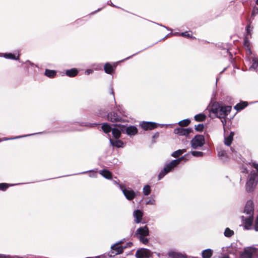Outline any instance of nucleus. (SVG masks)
Here are the masks:
<instances>
[{"mask_svg":"<svg viewBox=\"0 0 258 258\" xmlns=\"http://www.w3.org/2000/svg\"><path fill=\"white\" fill-rule=\"evenodd\" d=\"M253 204L252 201H248L245 205L244 213L247 215V216H241V220L243 221L244 227L246 229H251L253 221Z\"/></svg>","mask_w":258,"mask_h":258,"instance_id":"obj_1","label":"nucleus"},{"mask_svg":"<svg viewBox=\"0 0 258 258\" xmlns=\"http://www.w3.org/2000/svg\"><path fill=\"white\" fill-rule=\"evenodd\" d=\"M231 110L230 106H224L219 103L214 104L210 110V113H214L219 118H224L228 115Z\"/></svg>","mask_w":258,"mask_h":258,"instance_id":"obj_2","label":"nucleus"},{"mask_svg":"<svg viewBox=\"0 0 258 258\" xmlns=\"http://www.w3.org/2000/svg\"><path fill=\"white\" fill-rule=\"evenodd\" d=\"M182 158H183V157L178 159L173 160L169 163L166 164L164 169L159 174V180L162 178L166 174L171 171L174 167L178 165Z\"/></svg>","mask_w":258,"mask_h":258,"instance_id":"obj_3","label":"nucleus"},{"mask_svg":"<svg viewBox=\"0 0 258 258\" xmlns=\"http://www.w3.org/2000/svg\"><path fill=\"white\" fill-rule=\"evenodd\" d=\"M132 243H128L124 246L121 245L119 243H116L111 246V250L108 253L110 257L114 256L115 255L121 253L123 250L128 246H131Z\"/></svg>","mask_w":258,"mask_h":258,"instance_id":"obj_4","label":"nucleus"},{"mask_svg":"<svg viewBox=\"0 0 258 258\" xmlns=\"http://www.w3.org/2000/svg\"><path fill=\"white\" fill-rule=\"evenodd\" d=\"M204 143V137L202 135H197L191 141V145L193 149L201 147Z\"/></svg>","mask_w":258,"mask_h":258,"instance_id":"obj_5","label":"nucleus"},{"mask_svg":"<svg viewBox=\"0 0 258 258\" xmlns=\"http://www.w3.org/2000/svg\"><path fill=\"white\" fill-rule=\"evenodd\" d=\"M153 253L146 248H141L137 250L135 256L137 258H150L153 256Z\"/></svg>","mask_w":258,"mask_h":258,"instance_id":"obj_6","label":"nucleus"},{"mask_svg":"<svg viewBox=\"0 0 258 258\" xmlns=\"http://www.w3.org/2000/svg\"><path fill=\"white\" fill-rule=\"evenodd\" d=\"M119 186L123 195L128 200H132L135 198V193L133 190L127 189L125 186L121 185Z\"/></svg>","mask_w":258,"mask_h":258,"instance_id":"obj_7","label":"nucleus"},{"mask_svg":"<svg viewBox=\"0 0 258 258\" xmlns=\"http://www.w3.org/2000/svg\"><path fill=\"white\" fill-rule=\"evenodd\" d=\"M140 125L145 131L152 130L157 127V124L153 122L143 121Z\"/></svg>","mask_w":258,"mask_h":258,"instance_id":"obj_8","label":"nucleus"},{"mask_svg":"<svg viewBox=\"0 0 258 258\" xmlns=\"http://www.w3.org/2000/svg\"><path fill=\"white\" fill-rule=\"evenodd\" d=\"M192 131V130L191 128H183L181 127H178L175 128L174 130V133L175 134L178 135L179 136H187Z\"/></svg>","mask_w":258,"mask_h":258,"instance_id":"obj_9","label":"nucleus"},{"mask_svg":"<svg viewBox=\"0 0 258 258\" xmlns=\"http://www.w3.org/2000/svg\"><path fill=\"white\" fill-rule=\"evenodd\" d=\"M256 252V248L253 247H248L244 248L243 256L246 258H251Z\"/></svg>","mask_w":258,"mask_h":258,"instance_id":"obj_10","label":"nucleus"},{"mask_svg":"<svg viewBox=\"0 0 258 258\" xmlns=\"http://www.w3.org/2000/svg\"><path fill=\"white\" fill-rule=\"evenodd\" d=\"M115 126H117L118 128H119V129L118 128H112V134L113 137H114L115 139H118L120 137L121 134L120 131H123V128H124L125 127L123 125H121L120 124H116Z\"/></svg>","mask_w":258,"mask_h":258,"instance_id":"obj_11","label":"nucleus"},{"mask_svg":"<svg viewBox=\"0 0 258 258\" xmlns=\"http://www.w3.org/2000/svg\"><path fill=\"white\" fill-rule=\"evenodd\" d=\"M136 235L139 236H146L149 235V229L147 226L138 228L136 232Z\"/></svg>","mask_w":258,"mask_h":258,"instance_id":"obj_12","label":"nucleus"},{"mask_svg":"<svg viewBox=\"0 0 258 258\" xmlns=\"http://www.w3.org/2000/svg\"><path fill=\"white\" fill-rule=\"evenodd\" d=\"M107 119L109 121L112 122L121 121V117L114 112L109 113L107 115Z\"/></svg>","mask_w":258,"mask_h":258,"instance_id":"obj_13","label":"nucleus"},{"mask_svg":"<svg viewBox=\"0 0 258 258\" xmlns=\"http://www.w3.org/2000/svg\"><path fill=\"white\" fill-rule=\"evenodd\" d=\"M143 216V212L140 210H136L133 213V216L136 223L141 222Z\"/></svg>","mask_w":258,"mask_h":258,"instance_id":"obj_14","label":"nucleus"},{"mask_svg":"<svg viewBox=\"0 0 258 258\" xmlns=\"http://www.w3.org/2000/svg\"><path fill=\"white\" fill-rule=\"evenodd\" d=\"M125 131L128 135L134 136L137 133L138 130L135 126H130L125 128Z\"/></svg>","mask_w":258,"mask_h":258,"instance_id":"obj_15","label":"nucleus"},{"mask_svg":"<svg viewBox=\"0 0 258 258\" xmlns=\"http://www.w3.org/2000/svg\"><path fill=\"white\" fill-rule=\"evenodd\" d=\"M234 133L232 132H231L230 134L227 137L225 138L224 139V144L226 146H230L233 141V136H234Z\"/></svg>","mask_w":258,"mask_h":258,"instance_id":"obj_16","label":"nucleus"},{"mask_svg":"<svg viewBox=\"0 0 258 258\" xmlns=\"http://www.w3.org/2000/svg\"><path fill=\"white\" fill-rule=\"evenodd\" d=\"M168 254L170 257L173 258H185L184 254L175 251H171Z\"/></svg>","mask_w":258,"mask_h":258,"instance_id":"obj_17","label":"nucleus"},{"mask_svg":"<svg viewBox=\"0 0 258 258\" xmlns=\"http://www.w3.org/2000/svg\"><path fill=\"white\" fill-rule=\"evenodd\" d=\"M100 174L103 176L104 178L110 179L112 178L111 173L107 170H100L99 172Z\"/></svg>","mask_w":258,"mask_h":258,"instance_id":"obj_18","label":"nucleus"},{"mask_svg":"<svg viewBox=\"0 0 258 258\" xmlns=\"http://www.w3.org/2000/svg\"><path fill=\"white\" fill-rule=\"evenodd\" d=\"M213 254V251L211 249H207L202 251L203 258H210Z\"/></svg>","mask_w":258,"mask_h":258,"instance_id":"obj_19","label":"nucleus"},{"mask_svg":"<svg viewBox=\"0 0 258 258\" xmlns=\"http://www.w3.org/2000/svg\"><path fill=\"white\" fill-rule=\"evenodd\" d=\"M110 143L112 146L116 147L117 148L122 147L123 143L120 140H112L111 139H110Z\"/></svg>","mask_w":258,"mask_h":258,"instance_id":"obj_20","label":"nucleus"},{"mask_svg":"<svg viewBox=\"0 0 258 258\" xmlns=\"http://www.w3.org/2000/svg\"><path fill=\"white\" fill-rule=\"evenodd\" d=\"M247 105V102L245 101L241 102L237 104L235 106L234 108L237 110H241L245 108Z\"/></svg>","mask_w":258,"mask_h":258,"instance_id":"obj_21","label":"nucleus"},{"mask_svg":"<svg viewBox=\"0 0 258 258\" xmlns=\"http://www.w3.org/2000/svg\"><path fill=\"white\" fill-rule=\"evenodd\" d=\"M78 73V72L76 69H72L66 71V75L70 77L76 76Z\"/></svg>","mask_w":258,"mask_h":258,"instance_id":"obj_22","label":"nucleus"},{"mask_svg":"<svg viewBox=\"0 0 258 258\" xmlns=\"http://www.w3.org/2000/svg\"><path fill=\"white\" fill-rule=\"evenodd\" d=\"M101 128L103 131L106 134L110 133L112 130L111 126L107 123H102Z\"/></svg>","mask_w":258,"mask_h":258,"instance_id":"obj_23","label":"nucleus"},{"mask_svg":"<svg viewBox=\"0 0 258 258\" xmlns=\"http://www.w3.org/2000/svg\"><path fill=\"white\" fill-rule=\"evenodd\" d=\"M104 71L107 74H111L113 71V68L110 64L106 63L104 65Z\"/></svg>","mask_w":258,"mask_h":258,"instance_id":"obj_24","label":"nucleus"},{"mask_svg":"<svg viewBox=\"0 0 258 258\" xmlns=\"http://www.w3.org/2000/svg\"><path fill=\"white\" fill-rule=\"evenodd\" d=\"M194 118L197 121H203L206 119V116L204 113H200L196 115Z\"/></svg>","mask_w":258,"mask_h":258,"instance_id":"obj_25","label":"nucleus"},{"mask_svg":"<svg viewBox=\"0 0 258 258\" xmlns=\"http://www.w3.org/2000/svg\"><path fill=\"white\" fill-rule=\"evenodd\" d=\"M4 56L6 58L18 60L19 57V55L18 54L17 56H16L14 54L9 53H5Z\"/></svg>","mask_w":258,"mask_h":258,"instance_id":"obj_26","label":"nucleus"},{"mask_svg":"<svg viewBox=\"0 0 258 258\" xmlns=\"http://www.w3.org/2000/svg\"><path fill=\"white\" fill-rule=\"evenodd\" d=\"M186 152L185 149H182V150H178L175 152H174L172 154V156L174 158H177L178 156L181 155L183 153Z\"/></svg>","mask_w":258,"mask_h":258,"instance_id":"obj_27","label":"nucleus"},{"mask_svg":"<svg viewBox=\"0 0 258 258\" xmlns=\"http://www.w3.org/2000/svg\"><path fill=\"white\" fill-rule=\"evenodd\" d=\"M56 72L54 71L53 70H49L46 69L45 70V75L49 77V78H53L55 76Z\"/></svg>","mask_w":258,"mask_h":258,"instance_id":"obj_28","label":"nucleus"},{"mask_svg":"<svg viewBox=\"0 0 258 258\" xmlns=\"http://www.w3.org/2000/svg\"><path fill=\"white\" fill-rule=\"evenodd\" d=\"M234 234L233 230L230 229L229 228H226L224 231V235L226 237H230Z\"/></svg>","mask_w":258,"mask_h":258,"instance_id":"obj_29","label":"nucleus"},{"mask_svg":"<svg viewBox=\"0 0 258 258\" xmlns=\"http://www.w3.org/2000/svg\"><path fill=\"white\" fill-rule=\"evenodd\" d=\"M190 123V120L189 119H184L178 122L179 125L181 126H187Z\"/></svg>","mask_w":258,"mask_h":258,"instance_id":"obj_30","label":"nucleus"},{"mask_svg":"<svg viewBox=\"0 0 258 258\" xmlns=\"http://www.w3.org/2000/svg\"><path fill=\"white\" fill-rule=\"evenodd\" d=\"M151 192L150 187L149 185H147L143 188L144 194L146 196H148Z\"/></svg>","mask_w":258,"mask_h":258,"instance_id":"obj_31","label":"nucleus"},{"mask_svg":"<svg viewBox=\"0 0 258 258\" xmlns=\"http://www.w3.org/2000/svg\"><path fill=\"white\" fill-rule=\"evenodd\" d=\"M246 33H247L246 36L251 37V32L252 30V27H251L250 24H249L246 26Z\"/></svg>","mask_w":258,"mask_h":258,"instance_id":"obj_32","label":"nucleus"},{"mask_svg":"<svg viewBox=\"0 0 258 258\" xmlns=\"http://www.w3.org/2000/svg\"><path fill=\"white\" fill-rule=\"evenodd\" d=\"M191 154L192 156L195 157H202L204 155V153L200 151H191Z\"/></svg>","mask_w":258,"mask_h":258,"instance_id":"obj_33","label":"nucleus"},{"mask_svg":"<svg viewBox=\"0 0 258 258\" xmlns=\"http://www.w3.org/2000/svg\"><path fill=\"white\" fill-rule=\"evenodd\" d=\"M204 128V125L203 124H199L198 125H195V130L198 132L203 131Z\"/></svg>","mask_w":258,"mask_h":258,"instance_id":"obj_34","label":"nucleus"},{"mask_svg":"<svg viewBox=\"0 0 258 258\" xmlns=\"http://www.w3.org/2000/svg\"><path fill=\"white\" fill-rule=\"evenodd\" d=\"M145 236H139L140 240L144 244H147L148 242V239L145 237Z\"/></svg>","mask_w":258,"mask_h":258,"instance_id":"obj_35","label":"nucleus"},{"mask_svg":"<svg viewBox=\"0 0 258 258\" xmlns=\"http://www.w3.org/2000/svg\"><path fill=\"white\" fill-rule=\"evenodd\" d=\"M9 186L7 183H3L0 184V189L5 190Z\"/></svg>","mask_w":258,"mask_h":258,"instance_id":"obj_36","label":"nucleus"},{"mask_svg":"<svg viewBox=\"0 0 258 258\" xmlns=\"http://www.w3.org/2000/svg\"><path fill=\"white\" fill-rule=\"evenodd\" d=\"M248 36H245V38H244V44L245 46H247V47H248L249 45V42L248 40Z\"/></svg>","mask_w":258,"mask_h":258,"instance_id":"obj_37","label":"nucleus"},{"mask_svg":"<svg viewBox=\"0 0 258 258\" xmlns=\"http://www.w3.org/2000/svg\"><path fill=\"white\" fill-rule=\"evenodd\" d=\"M180 35L182 36H183V37H188V38L191 37L190 36V34L188 32H187V31L184 32H182Z\"/></svg>","mask_w":258,"mask_h":258,"instance_id":"obj_38","label":"nucleus"},{"mask_svg":"<svg viewBox=\"0 0 258 258\" xmlns=\"http://www.w3.org/2000/svg\"><path fill=\"white\" fill-rule=\"evenodd\" d=\"M254 229L255 231H258V214L255 221Z\"/></svg>","mask_w":258,"mask_h":258,"instance_id":"obj_39","label":"nucleus"},{"mask_svg":"<svg viewBox=\"0 0 258 258\" xmlns=\"http://www.w3.org/2000/svg\"><path fill=\"white\" fill-rule=\"evenodd\" d=\"M146 205H155V200L153 199H151L147 201L146 203Z\"/></svg>","mask_w":258,"mask_h":258,"instance_id":"obj_40","label":"nucleus"},{"mask_svg":"<svg viewBox=\"0 0 258 258\" xmlns=\"http://www.w3.org/2000/svg\"><path fill=\"white\" fill-rule=\"evenodd\" d=\"M159 134L158 133H156L155 134H154V135L153 136V142H155V140L159 137Z\"/></svg>","mask_w":258,"mask_h":258,"instance_id":"obj_41","label":"nucleus"},{"mask_svg":"<svg viewBox=\"0 0 258 258\" xmlns=\"http://www.w3.org/2000/svg\"><path fill=\"white\" fill-rule=\"evenodd\" d=\"M226 154V152L224 150H221L218 153V155L219 156H224Z\"/></svg>","mask_w":258,"mask_h":258,"instance_id":"obj_42","label":"nucleus"},{"mask_svg":"<svg viewBox=\"0 0 258 258\" xmlns=\"http://www.w3.org/2000/svg\"><path fill=\"white\" fill-rule=\"evenodd\" d=\"M221 119V122L223 125V126H224L226 124V118H220Z\"/></svg>","mask_w":258,"mask_h":258,"instance_id":"obj_43","label":"nucleus"},{"mask_svg":"<svg viewBox=\"0 0 258 258\" xmlns=\"http://www.w3.org/2000/svg\"><path fill=\"white\" fill-rule=\"evenodd\" d=\"M256 14H258V8H255L252 12V15L253 16Z\"/></svg>","mask_w":258,"mask_h":258,"instance_id":"obj_44","label":"nucleus"},{"mask_svg":"<svg viewBox=\"0 0 258 258\" xmlns=\"http://www.w3.org/2000/svg\"><path fill=\"white\" fill-rule=\"evenodd\" d=\"M97 114L98 115L103 116V115L105 114V113L102 110H99V112L97 113Z\"/></svg>","mask_w":258,"mask_h":258,"instance_id":"obj_45","label":"nucleus"},{"mask_svg":"<svg viewBox=\"0 0 258 258\" xmlns=\"http://www.w3.org/2000/svg\"><path fill=\"white\" fill-rule=\"evenodd\" d=\"M255 66L258 67V59L257 60H254L252 67H254Z\"/></svg>","mask_w":258,"mask_h":258,"instance_id":"obj_46","label":"nucleus"},{"mask_svg":"<svg viewBox=\"0 0 258 258\" xmlns=\"http://www.w3.org/2000/svg\"><path fill=\"white\" fill-rule=\"evenodd\" d=\"M93 72V70H91V69H89V70H87L86 71V73L87 74V75H89L90 74V73H92Z\"/></svg>","mask_w":258,"mask_h":258,"instance_id":"obj_47","label":"nucleus"},{"mask_svg":"<svg viewBox=\"0 0 258 258\" xmlns=\"http://www.w3.org/2000/svg\"><path fill=\"white\" fill-rule=\"evenodd\" d=\"M111 94L113 95V98L114 99V94L113 89L112 88H111Z\"/></svg>","mask_w":258,"mask_h":258,"instance_id":"obj_48","label":"nucleus"},{"mask_svg":"<svg viewBox=\"0 0 258 258\" xmlns=\"http://www.w3.org/2000/svg\"><path fill=\"white\" fill-rule=\"evenodd\" d=\"M97 124L94 123V124H91L90 126H93L94 125H96Z\"/></svg>","mask_w":258,"mask_h":258,"instance_id":"obj_49","label":"nucleus"},{"mask_svg":"<svg viewBox=\"0 0 258 258\" xmlns=\"http://www.w3.org/2000/svg\"><path fill=\"white\" fill-rule=\"evenodd\" d=\"M256 5H258V0H256Z\"/></svg>","mask_w":258,"mask_h":258,"instance_id":"obj_50","label":"nucleus"},{"mask_svg":"<svg viewBox=\"0 0 258 258\" xmlns=\"http://www.w3.org/2000/svg\"><path fill=\"white\" fill-rule=\"evenodd\" d=\"M21 137H20L19 138H21ZM19 137H15L14 138V139H17V138H18Z\"/></svg>","mask_w":258,"mask_h":258,"instance_id":"obj_51","label":"nucleus"},{"mask_svg":"<svg viewBox=\"0 0 258 258\" xmlns=\"http://www.w3.org/2000/svg\"><path fill=\"white\" fill-rule=\"evenodd\" d=\"M231 150L232 152H233V150L232 148H231Z\"/></svg>","mask_w":258,"mask_h":258,"instance_id":"obj_52","label":"nucleus"},{"mask_svg":"<svg viewBox=\"0 0 258 258\" xmlns=\"http://www.w3.org/2000/svg\"><path fill=\"white\" fill-rule=\"evenodd\" d=\"M217 82H218V79H217L216 84H217Z\"/></svg>","mask_w":258,"mask_h":258,"instance_id":"obj_53","label":"nucleus"},{"mask_svg":"<svg viewBox=\"0 0 258 258\" xmlns=\"http://www.w3.org/2000/svg\"><path fill=\"white\" fill-rule=\"evenodd\" d=\"M223 258H228V257H223Z\"/></svg>","mask_w":258,"mask_h":258,"instance_id":"obj_54","label":"nucleus"}]
</instances>
